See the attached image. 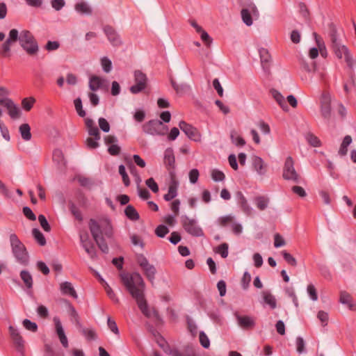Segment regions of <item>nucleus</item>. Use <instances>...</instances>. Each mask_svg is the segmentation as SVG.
Instances as JSON below:
<instances>
[{
	"label": "nucleus",
	"instance_id": "63",
	"mask_svg": "<svg viewBox=\"0 0 356 356\" xmlns=\"http://www.w3.org/2000/svg\"><path fill=\"white\" fill-rule=\"evenodd\" d=\"M60 47V44L57 41H48L45 45V49L49 51H56Z\"/></svg>",
	"mask_w": 356,
	"mask_h": 356
},
{
	"label": "nucleus",
	"instance_id": "50",
	"mask_svg": "<svg viewBox=\"0 0 356 356\" xmlns=\"http://www.w3.org/2000/svg\"><path fill=\"white\" fill-rule=\"evenodd\" d=\"M74 103L76 111L79 115L81 117H84L86 115V112L83 110L81 99L80 98H76Z\"/></svg>",
	"mask_w": 356,
	"mask_h": 356
},
{
	"label": "nucleus",
	"instance_id": "46",
	"mask_svg": "<svg viewBox=\"0 0 356 356\" xmlns=\"http://www.w3.org/2000/svg\"><path fill=\"white\" fill-rule=\"evenodd\" d=\"M211 176L213 180L215 181H222L225 176L224 173L218 170L213 169L211 172Z\"/></svg>",
	"mask_w": 356,
	"mask_h": 356
},
{
	"label": "nucleus",
	"instance_id": "9",
	"mask_svg": "<svg viewBox=\"0 0 356 356\" xmlns=\"http://www.w3.org/2000/svg\"><path fill=\"white\" fill-rule=\"evenodd\" d=\"M282 176L284 179L291 180L295 183L300 182V175L294 168V162L291 156L286 158L283 168Z\"/></svg>",
	"mask_w": 356,
	"mask_h": 356
},
{
	"label": "nucleus",
	"instance_id": "47",
	"mask_svg": "<svg viewBox=\"0 0 356 356\" xmlns=\"http://www.w3.org/2000/svg\"><path fill=\"white\" fill-rule=\"evenodd\" d=\"M199 340H200L201 345L204 348H208L210 346V341H209L207 335L204 332H200Z\"/></svg>",
	"mask_w": 356,
	"mask_h": 356
},
{
	"label": "nucleus",
	"instance_id": "41",
	"mask_svg": "<svg viewBox=\"0 0 356 356\" xmlns=\"http://www.w3.org/2000/svg\"><path fill=\"white\" fill-rule=\"evenodd\" d=\"M32 234L40 245H44L46 244L45 238L39 229H33L32 230Z\"/></svg>",
	"mask_w": 356,
	"mask_h": 356
},
{
	"label": "nucleus",
	"instance_id": "58",
	"mask_svg": "<svg viewBox=\"0 0 356 356\" xmlns=\"http://www.w3.org/2000/svg\"><path fill=\"white\" fill-rule=\"evenodd\" d=\"M156 234L159 237H164L165 234H167L169 232L168 228L163 225H161L157 227V228L155 230Z\"/></svg>",
	"mask_w": 356,
	"mask_h": 356
},
{
	"label": "nucleus",
	"instance_id": "16",
	"mask_svg": "<svg viewBox=\"0 0 356 356\" xmlns=\"http://www.w3.org/2000/svg\"><path fill=\"white\" fill-rule=\"evenodd\" d=\"M9 332L17 350L19 351H22L24 346V341L19 332L13 326L9 327Z\"/></svg>",
	"mask_w": 356,
	"mask_h": 356
},
{
	"label": "nucleus",
	"instance_id": "29",
	"mask_svg": "<svg viewBox=\"0 0 356 356\" xmlns=\"http://www.w3.org/2000/svg\"><path fill=\"white\" fill-rule=\"evenodd\" d=\"M20 277L28 289H32L33 284V277L29 271L22 270L20 273Z\"/></svg>",
	"mask_w": 356,
	"mask_h": 356
},
{
	"label": "nucleus",
	"instance_id": "62",
	"mask_svg": "<svg viewBox=\"0 0 356 356\" xmlns=\"http://www.w3.org/2000/svg\"><path fill=\"white\" fill-rule=\"evenodd\" d=\"M307 293L309 295L311 299L314 301L317 300L318 296H317V292H316V290L314 286L312 284H309L307 286Z\"/></svg>",
	"mask_w": 356,
	"mask_h": 356
},
{
	"label": "nucleus",
	"instance_id": "52",
	"mask_svg": "<svg viewBox=\"0 0 356 356\" xmlns=\"http://www.w3.org/2000/svg\"><path fill=\"white\" fill-rule=\"evenodd\" d=\"M119 173L122 176V181L125 186H129L130 184V181L129 179V176L126 172L125 168L124 165H121L119 166Z\"/></svg>",
	"mask_w": 356,
	"mask_h": 356
},
{
	"label": "nucleus",
	"instance_id": "15",
	"mask_svg": "<svg viewBox=\"0 0 356 356\" xmlns=\"http://www.w3.org/2000/svg\"><path fill=\"white\" fill-rule=\"evenodd\" d=\"M179 127L190 139L196 142L200 141L201 135L195 127L187 124L184 121H181L179 124Z\"/></svg>",
	"mask_w": 356,
	"mask_h": 356
},
{
	"label": "nucleus",
	"instance_id": "12",
	"mask_svg": "<svg viewBox=\"0 0 356 356\" xmlns=\"http://www.w3.org/2000/svg\"><path fill=\"white\" fill-rule=\"evenodd\" d=\"M79 238L83 248L88 253L89 257L94 259L96 257V250L88 232L86 231H81L79 233Z\"/></svg>",
	"mask_w": 356,
	"mask_h": 356
},
{
	"label": "nucleus",
	"instance_id": "31",
	"mask_svg": "<svg viewBox=\"0 0 356 356\" xmlns=\"http://www.w3.org/2000/svg\"><path fill=\"white\" fill-rule=\"evenodd\" d=\"M74 8L76 12L81 15H90L92 13L91 8L86 2L77 3Z\"/></svg>",
	"mask_w": 356,
	"mask_h": 356
},
{
	"label": "nucleus",
	"instance_id": "8",
	"mask_svg": "<svg viewBox=\"0 0 356 356\" xmlns=\"http://www.w3.org/2000/svg\"><path fill=\"white\" fill-rule=\"evenodd\" d=\"M103 32L111 45L113 47H120L124 41L120 34L111 26L106 25L103 27Z\"/></svg>",
	"mask_w": 356,
	"mask_h": 356
},
{
	"label": "nucleus",
	"instance_id": "36",
	"mask_svg": "<svg viewBox=\"0 0 356 356\" xmlns=\"http://www.w3.org/2000/svg\"><path fill=\"white\" fill-rule=\"evenodd\" d=\"M126 216L132 220H136L139 218V215L134 207L131 205H128L125 209Z\"/></svg>",
	"mask_w": 356,
	"mask_h": 356
},
{
	"label": "nucleus",
	"instance_id": "27",
	"mask_svg": "<svg viewBox=\"0 0 356 356\" xmlns=\"http://www.w3.org/2000/svg\"><path fill=\"white\" fill-rule=\"evenodd\" d=\"M53 160L57 163L60 169H63L65 165L63 154L61 150L56 149L53 153Z\"/></svg>",
	"mask_w": 356,
	"mask_h": 356
},
{
	"label": "nucleus",
	"instance_id": "39",
	"mask_svg": "<svg viewBox=\"0 0 356 356\" xmlns=\"http://www.w3.org/2000/svg\"><path fill=\"white\" fill-rule=\"evenodd\" d=\"M35 102V99L33 97H26L22 99V108L26 111H29L33 107V104Z\"/></svg>",
	"mask_w": 356,
	"mask_h": 356
},
{
	"label": "nucleus",
	"instance_id": "45",
	"mask_svg": "<svg viewBox=\"0 0 356 356\" xmlns=\"http://www.w3.org/2000/svg\"><path fill=\"white\" fill-rule=\"evenodd\" d=\"M307 142L314 147H319L321 145V141L318 137L312 134H308L306 136Z\"/></svg>",
	"mask_w": 356,
	"mask_h": 356
},
{
	"label": "nucleus",
	"instance_id": "26",
	"mask_svg": "<svg viewBox=\"0 0 356 356\" xmlns=\"http://www.w3.org/2000/svg\"><path fill=\"white\" fill-rule=\"evenodd\" d=\"M261 296L266 304L268 305L271 309L277 307V302L275 296L268 291L261 292Z\"/></svg>",
	"mask_w": 356,
	"mask_h": 356
},
{
	"label": "nucleus",
	"instance_id": "1",
	"mask_svg": "<svg viewBox=\"0 0 356 356\" xmlns=\"http://www.w3.org/2000/svg\"><path fill=\"white\" fill-rule=\"evenodd\" d=\"M120 279L127 291L136 300L137 305L142 313L147 317L156 316L157 313L154 310L148 308L147 302L144 298L145 282L142 276L138 273H122Z\"/></svg>",
	"mask_w": 356,
	"mask_h": 356
},
{
	"label": "nucleus",
	"instance_id": "23",
	"mask_svg": "<svg viewBox=\"0 0 356 356\" xmlns=\"http://www.w3.org/2000/svg\"><path fill=\"white\" fill-rule=\"evenodd\" d=\"M60 290L64 295H69L74 298H77V294L72 283L64 282L60 284Z\"/></svg>",
	"mask_w": 356,
	"mask_h": 356
},
{
	"label": "nucleus",
	"instance_id": "43",
	"mask_svg": "<svg viewBox=\"0 0 356 356\" xmlns=\"http://www.w3.org/2000/svg\"><path fill=\"white\" fill-rule=\"evenodd\" d=\"M231 139L232 143L237 146H243L245 143L244 139L238 136L235 131L232 132Z\"/></svg>",
	"mask_w": 356,
	"mask_h": 356
},
{
	"label": "nucleus",
	"instance_id": "54",
	"mask_svg": "<svg viewBox=\"0 0 356 356\" xmlns=\"http://www.w3.org/2000/svg\"><path fill=\"white\" fill-rule=\"evenodd\" d=\"M282 254L284 259L289 264H290L293 266H296V264H297L296 259L291 254L288 253L286 251H283L282 252Z\"/></svg>",
	"mask_w": 356,
	"mask_h": 356
},
{
	"label": "nucleus",
	"instance_id": "38",
	"mask_svg": "<svg viewBox=\"0 0 356 356\" xmlns=\"http://www.w3.org/2000/svg\"><path fill=\"white\" fill-rule=\"evenodd\" d=\"M100 63L103 70L109 73L112 70V62L111 60L106 56H104L100 59Z\"/></svg>",
	"mask_w": 356,
	"mask_h": 356
},
{
	"label": "nucleus",
	"instance_id": "14",
	"mask_svg": "<svg viewBox=\"0 0 356 356\" xmlns=\"http://www.w3.org/2000/svg\"><path fill=\"white\" fill-rule=\"evenodd\" d=\"M0 105L6 108L8 115L13 119L20 118L22 114L20 109L10 99L0 98Z\"/></svg>",
	"mask_w": 356,
	"mask_h": 356
},
{
	"label": "nucleus",
	"instance_id": "5",
	"mask_svg": "<svg viewBox=\"0 0 356 356\" xmlns=\"http://www.w3.org/2000/svg\"><path fill=\"white\" fill-rule=\"evenodd\" d=\"M10 243L13 254L16 260L21 264L27 265L29 262L28 252L24 245L20 241L16 234H10Z\"/></svg>",
	"mask_w": 356,
	"mask_h": 356
},
{
	"label": "nucleus",
	"instance_id": "28",
	"mask_svg": "<svg viewBox=\"0 0 356 356\" xmlns=\"http://www.w3.org/2000/svg\"><path fill=\"white\" fill-rule=\"evenodd\" d=\"M170 83L177 94H183L191 89L186 83H177L173 79H170Z\"/></svg>",
	"mask_w": 356,
	"mask_h": 356
},
{
	"label": "nucleus",
	"instance_id": "42",
	"mask_svg": "<svg viewBox=\"0 0 356 356\" xmlns=\"http://www.w3.org/2000/svg\"><path fill=\"white\" fill-rule=\"evenodd\" d=\"M69 313L72 317V321L74 322L77 327H81L79 314L75 310L74 307H72V305L69 306Z\"/></svg>",
	"mask_w": 356,
	"mask_h": 356
},
{
	"label": "nucleus",
	"instance_id": "11",
	"mask_svg": "<svg viewBox=\"0 0 356 356\" xmlns=\"http://www.w3.org/2000/svg\"><path fill=\"white\" fill-rule=\"evenodd\" d=\"M320 112L321 116L329 120L331 118L332 108H331V96L327 92H323L320 99Z\"/></svg>",
	"mask_w": 356,
	"mask_h": 356
},
{
	"label": "nucleus",
	"instance_id": "18",
	"mask_svg": "<svg viewBox=\"0 0 356 356\" xmlns=\"http://www.w3.org/2000/svg\"><path fill=\"white\" fill-rule=\"evenodd\" d=\"M179 186V182L175 177V176L172 175L171 181L170 183L168 192L167 194L164 195V199L166 201H170L174 197H175L177 195V188Z\"/></svg>",
	"mask_w": 356,
	"mask_h": 356
},
{
	"label": "nucleus",
	"instance_id": "40",
	"mask_svg": "<svg viewBox=\"0 0 356 356\" xmlns=\"http://www.w3.org/2000/svg\"><path fill=\"white\" fill-rule=\"evenodd\" d=\"M78 327L80 329L81 334L84 335L87 339L94 340L96 339V333L93 330L81 327V326Z\"/></svg>",
	"mask_w": 356,
	"mask_h": 356
},
{
	"label": "nucleus",
	"instance_id": "22",
	"mask_svg": "<svg viewBox=\"0 0 356 356\" xmlns=\"http://www.w3.org/2000/svg\"><path fill=\"white\" fill-rule=\"evenodd\" d=\"M105 80L100 76L93 75L89 79L88 86L91 92H95L100 89Z\"/></svg>",
	"mask_w": 356,
	"mask_h": 356
},
{
	"label": "nucleus",
	"instance_id": "21",
	"mask_svg": "<svg viewBox=\"0 0 356 356\" xmlns=\"http://www.w3.org/2000/svg\"><path fill=\"white\" fill-rule=\"evenodd\" d=\"M238 324L244 329L252 328L254 325V321L252 317L248 316L236 315Z\"/></svg>",
	"mask_w": 356,
	"mask_h": 356
},
{
	"label": "nucleus",
	"instance_id": "48",
	"mask_svg": "<svg viewBox=\"0 0 356 356\" xmlns=\"http://www.w3.org/2000/svg\"><path fill=\"white\" fill-rule=\"evenodd\" d=\"M216 251L220 254L222 258H226L228 255V245L224 243L218 246Z\"/></svg>",
	"mask_w": 356,
	"mask_h": 356
},
{
	"label": "nucleus",
	"instance_id": "20",
	"mask_svg": "<svg viewBox=\"0 0 356 356\" xmlns=\"http://www.w3.org/2000/svg\"><path fill=\"white\" fill-rule=\"evenodd\" d=\"M270 93L283 111H287L289 110V106L285 102L284 97L278 90L271 89Z\"/></svg>",
	"mask_w": 356,
	"mask_h": 356
},
{
	"label": "nucleus",
	"instance_id": "61",
	"mask_svg": "<svg viewBox=\"0 0 356 356\" xmlns=\"http://www.w3.org/2000/svg\"><path fill=\"white\" fill-rule=\"evenodd\" d=\"M131 241L134 245L135 246H139L141 248H143L144 247V243L142 240V238L136 234H133L131 236Z\"/></svg>",
	"mask_w": 356,
	"mask_h": 356
},
{
	"label": "nucleus",
	"instance_id": "60",
	"mask_svg": "<svg viewBox=\"0 0 356 356\" xmlns=\"http://www.w3.org/2000/svg\"><path fill=\"white\" fill-rule=\"evenodd\" d=\"M99 128L104 132H108L110 130V125L108 121L104 118H100L98 120Z\"/></svg>",
	"mask_w": 356,
	"mask_h": 356
},
{
	"label": "nucleus",
	"instance_id": "24",
	"mask_svg": "<svg viewBox=\"0 0 356 356\" xmlns=\"http://www.w3.org/2000/svg\"><path fill=\"white\" fill-rule=\"evenodd\" d=\"M339 302L348 306V307L353 310L355 309V304L352 296L347 291H343L340 292Z\"/></svg>",
	"mask_w": 356,
	"mask_h": 356
},
{
	"label": "nucleus",
	"instance_id": "3",
	"mask_svg": "<svg viewBox=\"0 0 356 356\" xmlns=\"http://www.w3.org/2000/svg\"><path fill=\"white\" fill-rule=\"evenodd\" d=\"M88 226L90 233L99 249L103 252H107L108 248L104 242V236L111 238L113 235V228L110 221L106 218L99 219V220L90 219Z\"/></svg>",
	"mask_w": 356,
	"mask_h": 356
},
{
	"label": "nucleus",
	"instance_id": "6",
	"mask_svg": "<svg viewBox=\"0 0 356 356\" xmlns=\"http://www.w3.org/2000/svg\"><path fill=\"white\" fill-rule=\"evenodd\" d=\"M136 262L142 269L146 278L154 284L155 275L156 273V268L148 261L147 259L142 254H136Z\"/></svg>",
	"mask_w": 356,
	"mask_h": 356
},
{
	"label": "nucleus",
	"instance_id": "7",
	"mask_svg": "<svg viewBox=\"0 0 356 356\" xmlns=\"http://www.w3.org/2000/svg\"><path fill=\"white\" fill-rule=\"evenodd\" d=\"M143 130L145 133L153 136L165 135L168 131V127L162 122L158 120H152L143 124Z\"/></svg>",
	"mask_w": 356,
	"mask_h": 356
},
{
	"label": "nucleus",
	"instance_id": "35",
	"mask_svg": "<svg viewBox=\"0 0 356 356\" xmlns=\"http://www.w3.org/2000/svg\"><path fill=\"white\" fill-rule=\"evenodd\" d=\"M268 199L264 196H259L254 199V203L259 210H264L268 204Z\"/></svg>",
	"mask_w": 356,
	"mask_h": 356
},
{
	"label": "nucleus",
	"instance_id": "53",
	"mask_svg": "<svg viewBox=\"0 0 356 356\" xmlns=\"http://www.w3.org/2000/svg\"><path fill=\"white\" fill-rule=\"evenodd\" d=\"M23 325L24 327L31 332H36L38 330V326L35 323L31 322V321L28 319H25L23 321Z\"/></svg>",
	"mask_w": 356,
	"mask_h": 356
},
{
	"label": "nucleus",
	"instance_id": "55",
	"mask_svg": "<svg viewBox=\"0 0 356 356\" xmlns=\"http://www.w3.org/2000/svg\"><path fill=\"white\" fill-rule=\"evenodd\" d=\"M199 34L200 35V38L204 42L205 45L209 47L213 41L212 38L204 30L201 31Z\"/></svg>",
	"mask_w": 356,
	"mask_h": 356
},
{
	"label": "nucleus",
	"instance_id": "32",
	"mask_svg": "<svg viewBox=\"0 0 356 356\" xmlns=\"http://www.w3.org/2000/svg\"><path fill=\"white\" fill-rule=\"evenodd\" d=\"M19 129L21 136L24 140L28 141V140H31V127L28 124H26V123L22 124V125H20Z\"/></svg>",
	"mask_w": 356,
	"mask_h": 356
},
{
	"label": "nucleus",
	"instance_id": "34",
	"mask_svg": "<svg viewBox=\"0 0 356 356\" xmlns=\"http://www.w3.org/2000/svg\"><path fill=\"white\" fill-rule=\"evenodd\" d=\"M259 56L261 58V64L264 68L267 67L268 65L270 60V56L268 53V51L266 49H261L259 50Z\"/></svg>",
	"mask_w": 356,
	"mask_h": 356
},
{
	"label": "nucleus",
	"instance_id": "56",
	"mask_svg": "<svg viewBox=\"0 0 356 356\" xmlns=\"http://www.w3.org/2000/svg\"><path fill=\"white\" fill-rule=\"evenodd\" d=\"M38 221L41 225V227H42V229L45 231V232H49L51 230V227L50 225H49L46 218L44 217V216L43 215H40L38 216Z\"/></svg>",
	"mask_w": 356,
	"mask_h": 356
},
{
	"label": "nucleus",
	"instance_id": "19",
	"mask_svg": "<svg viewBox=\"0 0 356 356\" xmlns=\"http://www.w3.org/2000/svg\"><path fill=\"white\" fill-rule=\"evenodd\" d=\"M252 166L257 172L263 175L266 172L267 166L264 161L259 156H254L252 158Z\"/></svg>",
	"mask_w": 356,
	"mask_h": 356
},
{
	"label": "nucleus",
	"instance_id": "30",
	"mask_svg": "<svg viewBox=\"0 0 356 356\" xmlns=\"http://www.w3.org/2000/svg\"><path fill=\"white\" fill-rule=\"evenodd\" d=\"M237 197L238 198V203L242 210L247 214L250 215L252 212V208L248 205L246 199L241 192L237 193Z\"/></svg>",
	"mask_w": 356,
	"mask_h": 356
},
{
	"label": "nucleus",
	"instance_id": "10",
	"mask_svg": "<svg viewBox=\"0 0 356 356\" xmlns=\"http://www.w3.org/2000/svg\"><path fill=\"white\" fill-rule=\"evenodd\" d=\"M183 227L189 234L194 236H201L203 235L202 228L197 225V221L188 216H183L181 218Z\"/></svg>",
	"mask_w": 356,
	"mask_h": 356
},
{
	"label": "nucleus",
	"instance_id": "49",
	"mask_svg": "<svg viewBox=\"0 0 356 356\" xmlns=\"http://www.w3.org/2000/svg\"><path fill=\"white\" fill-rule=\"evenodd\" d=\"M99 140L95 139V138L88 137L85 141V143L89 149H96L99 146L98 143Z\"/></svg>",
	"mask_w": 356,
	"mask_h": 356
},
{
	"label": "nucleus",
	"instance_id": "59",
	"mask_svg": "<svg viewBox=\"0 0 356 356\" xmlns=\"http://www.w3.org/2000/svg\"><path fill=\"white\" fill-rule=\"evenodd\" d=\"M286 242L283 237L280 234H275L274 236V246L280 248L285 245Z\"/></svg>",
	"mask_w": 356,
	"mask_h": 356
},
{
	"label": "nucleus",
	"instance_id": "64",
	"mask_svg": "<svg viewBox=\"0 0 356 356\" xmlns=\"http://www.w3.org/2000/svg\"><path fill=\"white\" fill-rule=\"evenodd\" d=\"M66 81L68 85L75 86L78 83V78L72 73H67L66 75Z\"/></svg>",
	"mask_w": 356,
	"mask_h": 356
},
{
	"label": "nucleus",
	"instance_id": "57",
	"mask_svg": "<svg viewBox=\"0 0 356 356\" xmlns=\"http://www.w3.org/2000/svg\"><path fill=\"white\" fill-rule=\"evenodd\" d=\"M251 281V275L248 272H245L241 280V285L243 289H247Z\"/></svg>",
	"mask_w": 356,
	"mask_h": 356
},
{
	"label": "nucleus",
	"instance_id": "37",
	"mask_svg": "<svg viewBox=\"0 0 356 356\" xmlns=\"http://www.w3.org/2000/svg\"><path fill=\"white\" fill-rule=\"evenodd\" d=\"M164 340L163 339H161L160 341H158V343L159 345L163 348L164 351L166 352V353H168L170 354H172L173 356H195L194 353H188L186 355H183L181 353H180L179 352H178L177 350H170L168 348H164Z\"/></svg>",
	"mask_w": 356,
	"mask_h": 356
},
{
	"label": "nucleus",
	"instance_id": "13",
	"mask_svg": "<svg viewBox=\"0 0 356 356\" xmlns=\"http://www.w3.org/2000/svg\"><path fill=\"white\" fill-rule=\"evenodd\" d=\"M135 84L130 88V92L133 94H137L146 88L147 78L146 75L140 70L134 72Z\"/></svg>",
	"mask_w": 356,
	"mask_h": 356
},
{
	"label": "nucleus",
	"instance_id": "25",
	"mask_svg": "<svg viewBox=\"0 0 356 356\" xmlns=\"http://www.w3.org/2000/svg\"><path fill=\"white\" fill-rule=\"evenodd\" d=\"M164 163L168 170L175 168V158L173 154V151L170 148H168L165 151Z\"/></svg>",
	"mask_w": 356,
	"mask_h": 356
},
{
	"label": "nucleus",
	"instance_id": "17",
	"mask_svg": "<svg viewBox=\"0 0 356 356\" xmlns=\"http://www.w3.org/2000/svg\"><path fill=\"white\" fill-rule=\"evenodd\" d=\"M54 322L55 323L56 331L57 335L60 339V343L65 348H67L68 347L67 338L65 336L64 330L63 328L62 324H61L59 318L55 317L54 318Z\"/></svg>",
	"mask_w": 356,
	"mask_h": 356
},
{
	"label": "nucleus",
	"instance_id": "44",
	"mask_svg": "<svg viewBox=\"0 0 356 356\" xmlns=\"http://www.w3.org/2000/svg\"><path fill=\"white\" fill-rule=\"evenodd\" d=\"M251 15L252 14L250 13L249 10H243L242 9V10H241L242 19H243V22L247 26H250L252 24V19L251 17Z\"/></svg>",
	"mask_w": 356,
	"mask_h": 356
},
{
	"label": "nucleus",
	"instance_id": "2",
	"mask_svg": "<svg viewBox=\"0 0 356 356\" xmlns=\"http://www.w3.org/2000/svg\"><path fill=\"white\" fill-rule=\"evenodd\" d=\"M19 40L21 47L30 56H35L39 51L37 40L33 35L28 30H22L20 33L15 29L9 32L8 38L0 47V55L3 57H9L12 45Z\"/></svg>",
	"mask_w": 356,
	"mask_h": 356
},
{
	"label": "nucleus",
	"instance_id": "33",
	"mask_svg": "<svg viewBox=\"0 0 356 356\" xmlns=\"http://www.w3.org/2000/svg\"><path fill=\"white\" fill-rule=\"evenodd\" d=\"M352 138L350 136H346L341 144L340 148L339 149V154L341 156H345L348 152V146L351 143Z\"/></svg>",
	"mask_w": 356,
	"mask_h": 356
},
{
	"label": "nucleus",
	"instance_id": "4",
	"mask_svg": "<svg viewBox=\"0 0 356 356\" xmlns=\"http://www.w3.org/2000/svg\"><path fill=\"white\" fill-rule=\"evenodd\" d=\"M330 36L332 44V49L336 56L339 59L344 58L346 63L350 67H352L353 64V60L349 54L348 48L343 44H342L341 40L339 38L335 29L332 31Z\"/></svg>",
	"mask_w": 356,
	"mask_h": 356
},
{
	"label": "nucleus",
	"instance_id": "51",
	"mask_svg": "<svg viewBox=\"0 0 356 356\" xmlns=\"http://www.w3.org/2000/svg\"><path fill=\"white\" fill-rule=\"evenodd\" d=\"M218 223L220 226L225 227L228 224H232L234 222V217L232 216H226L223 217H220L218 220Z\"/></svg>",
	"mask_w": 356,
	"mask_h": 356
}]
</instances>
